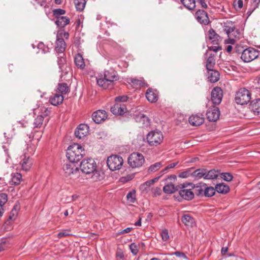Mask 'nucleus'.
Here are the masks:
<instances>
[{
	"label": "nucleus",
	"mask_w": 260,
	"mask_h": 260,
	"mask_svg": "<svg viewBox=\"0 0 260 260\" xmlns=\"http://www.w3.org/2000/svg\"><path fill=\"white\" fill-rule=\"evenodd\" d=\"M80 169L86 174H92L91 178L98 181L103 178V174L96 170V164L92 158L83 160L80 164Z\"/></svg>",
	"instance_id": "nucleus-1"
},
{
	"label": "nucleus",
	"mask_w": 260,
	"mask_h": 260,
	"mask_svg": "<svg viewBox=\"0 0 260 260\" xmlns=\"http://www.w3.org/2000/svg\"><path fill=\"white\" fill-rule=\"evenodd\" d=\"M84 154V149L82 146L75 143L68 147L66 156L70 162L75 163L80 160Z\"/></svg>",
	"instance_id": "nucleus-2"
},
{
	"label": "nucleus",
	"mask_w": 260,
	"mask_h": 260,
	"mask_svg": "<svg viewBox=\"0 0 260 260\" xmlns=\"http://www.w3.org/2000/svg\"><path fill=\"white\" fill-rule=\"evenodd\" d=\"M251 99V93L250 91L245 88L239 89L235 94V102L239 105H247L250 101Z\"/></svg>",
	"instance_id": "nucleus-3"
},
{
	"label": "nucleus",
	"mask_w": 260,
	"mask_h": 260,
	"mask_svg": "<svg viewBox=\"0 0 260 260\" xmlns=\"http://www.w3.org/2000/svg\"><path fill=\"white\" fill-rule=\"evenodd\" d=\"M123 163V160L122 157L116 155H111L107 160V166L111 171L120 170Z\"/></svg>",
	"instance_id": "nucleus-4"
},
{
	"label": "nucleus",
	"mask_w": 260,
	"mask_h": 260,
	"mask_svg": "<svg viewBox=\"0 0 260 260\" xmlns=\"http://www.w3.org/2000/svg\"><path fill=\"white\" fill-rule=\"evenodd\" d=\"M164 136L160 131H151L147 136V140L150 146H156L161 143Z\"/></svg>",
	"instance_id": "nucleus-5"
},
{
	"label": "nucleus",
	"mask_w": 260,
	"mask_h": 260,
	"mask_svg": "<svg viewBox=\"0 0 260 260\" xmlns=\"http://www.w3.org/2000/svg\"><path fill=\"white\" fill-rule=\"evenodd\" d=\"M63 170L66 177H70L72 179H76L79 176V171L74 163L69 162L64 164L63 166Z\"/></svg>",
	"instance_id": "nucleus-6"
},
{
	"label": "nucleus",
	"mask_w": 260,
	"mask_h": 260,
	"mask_svg": "<svg viewBox=\"0 0 260 260\" xmlns=\"http://www.w3.org/2000/svg\"><path fill=\"white\" fill-rule=\"evenodd\" d=\"M144 161L143 155L139 153H133L128 158V163L133 168L141 167Z\"/></svg>",
	"instance_id": "nucleus-7"
},
{
	"label": "nucleus",
	"mask_w": 260,
	"mask_h": 260,
	"mask_svg": "<svg viewBox=\"0 0 260 260\" xmlns=\"http://www.w3.org/2000/svg\"><path fill=\"white\" fill-rule=\"evenodd\" d=\"M188 186L193 187V184L184 183L178 185L179 193L180 196L186 200H190L194 197V193L191 191L190 188H187Z\"/></svg>",
	"instance_id": "nucleus-8"
},
{
	"label": "nucleus",
	"mask_w": 260,
	"mask_h": 260,
	"mask_svg": "<svg viewBox=\"0 0 260 260\" xmlns=\"http://www.w3.org/2000/svg\"><path fill=\"white\" fill-rule=\"evenodd\" d=\"M258 52L253 48H248L242 53L241 58L245 62H249L257 58Z\"/></svg>",
	"instance_id": "nucleus-9"
},
{
	"label": "nucleus",
	"mask_w": 260,
	"mask_h": 260,
	"mask_svg": "<svg viewBox=\"0 0 260 260\" xmlns=\"http://www.w3.org/2000/svg\"><path fill=\"white\" fill-rule=\"evenodd\" d=\"M62 33L61 31H58L56 36V41L55 47L56 52L58 54L64 53V51L66 48V44L62 38Z\"/></svg>",
	"instance_id": "nucleus-10"
},
{
	"label": "nucleus",
	"mask_w": 260,
	"mask_h": 260,
	"mask_svg": "<svg viewBox=\"0 0 260 260\" xmlns=\"http://www.w3.org/2000/svg\"><path fill=\"white\" fill-rule=\"evenodd\" d=\"M222 95V90L221 88L214 87L211 93V101L214 105H218L221 102Z\"/></svg>",
	"instance_id": "nucleus-11"
},
{
	"label": "nucleus",
	"mask_w": 260,
	"mask_h": 260,
	"mask_svg": "<svg viewBox=\"0 0 260 260\" xmlns=\"http://www.w3.org/2000/svg\"><path fill=\"white\" fill-rule=\"evenodd\" d=\"M206 115L209 121H216L219 119L220 111L217 107H213L207 110Z\"/></svg>",
	"instance_id": "nucleus-12"
},
{
	"label": "nucleus",
	"mask_w": 260,
	"mask_h": 260,
	"mask_svg": "<svg viewBox=\"0 0 260 260\" xmlns=\"http://www.w3.org/2000/svg\"><path fill=\"white\" fill-rule=\"evenodd\" d=\"M195 17L199 23L204 25L208 24L209 22L207 13L203 10L197 11L195 14Z\"/></svg>",
	"instance_id": "nucleus-13"
},
{
	"label": "nucleus",
	"mask_w": 260,
	"mask_h": 260,
	"mask_svg": "<svg viewBox=\"0 0 260 260\" xmlns=\"http://www.w3.org/2000/svg\"><path fill=\"white\" fill-rule=\"evenodd\" d=\"M89 126L85 124H80L75 132V135L79 139H82L87 135Z\"/></svg>",
	"instance_id": "nucleus-14"
},
{
	"label": "nucleus",
	"mask_w": 260,
	"mask_h": 260,
	"mask_svg": "<svg viewBox=\"0 0 260 260\" xmlns=\"http://www.w3.org/2000/svg\"><path fill=\"white\" fill-rule=\"evenodd\" d=\"M93 120L96 123L104 121L107 117V112L105 110H99L94 112L92 115Z\"/></svg>",
	"instance_id": "nucleus-15"
},
{
	"label": "nucleus",
	"mask_w": 260,
	"mask_h": 260,
	"mask_svg": "<svg viewBox=\"0 0 260 260\" xmlns=\"http://www.w3.org/2000/svg\"><path fill=\"white\" fill-rule=\"evenodd\" d=\"M104 77L106 79L112 84L114 81L118 80L119 77L116 72L113 69H110L104 72Z\"/></svg>",
	"instance_id": "nucleus-16"
},
{
	"label": "nucleus",
	"mask_w": 260,
	"mask_h": 260,
	"mask_svg": "<svg viewBox=\"0 0 260 260\" xmlns=\"http://www.w3.org/2000/svg\"><path fill=\"white\" fill-rule=\"evenodd\" d=\"M126 111V106L124 104L117 103L111 108V112L115 115H122Z\"/></svg>",
	"instance_id": "nucleus-17"
},
{
	"label": "nucleus",
	"mask_w": 260,
	"mask_h": 260,
	"mask_svg": "<svg viewBox=\"0 0 260 260\" xmlns=\"http://www.w3.org/2000/svg\"><path fill=\"white\" fill-rule=\"evenodd\" d=\"M204 118L201 115H192L189 118V123L194 126H199L203 123Z\"/></svg>",
	"instance_id": "nucleus-18"
},
{
	"label": "nucleus",
	"mask_w": 260,
	"mask_h": 260,
	"mask_svg": "<svg viewBox=\"0 0 260 260\" xmlns=\"http://www.w3.org/2000/svg\"><path fill=\"white\" fill-rule=\"evenodd\" d=\"M127 82L132 84V86L136 89L145 86L146 83L143 78L140 79L129 78L127 79Z\"/></svg>",
	"instance_id": "nucleus-19"
},
{
	"label": "nucleus",
	"mask_w": 260,
	"mask_h": 260,
	"mask_svg": "<svg viewBox=\"0 0 260 260\" xmlns=\"http://www.w3.org/2000/svg\"><path fill=\"white\" fill-rule=\"evenodd\" d=\"M22 175L18 172L12 173L9 183L11 185H18L22 181Z\"/></svg>",
	"instance_id": "nucleus-20"
},
{
	"label": "nucleus",
	"mask_w": 260,
	"mask_h": 260,
	"mask_svg": "<svg viewBox=\"0 0 260 260\" xmlns=\"http://www.w3.org/2000/svg\"><path fill=\"white\" fill-rule=\"evenodd\" d=\"M20 210V206L18 204H15L12 210L11 211L8 221L6 222V223L7 224H10V222L9 221H14L17 218V215L18 214V212Z\"/></svg>",
	"instance_id": "nucleus-21"
},
{
	"label": "nucleus",
	"mask_w": 260,
	"mask_h": 260,
	"mask_svg": "<svg viewBox=\"0 0 260 260\" xmlns=\"http://www.w3.org/2000/svg\"><path fill=\"white\" fill-rule=\"evenodd\" d=\"M181 220L183 223L187 227H193L196 224L194 218L188 214H184Z\"/></svg>",
	"instance_id": "nucleus-22"
},
{
	"label": "nucleus",
	"mask_w": 260,
	"mask_h": 260,
	"mask_svg": "<svg viewBox=\"0 0 260 260\" xmlns=\"http://www.w3.org/2000/svg\"><path fill=\"white\" fill-rule=\"evenodd\" d=\"M97 84L99 86L104 89H111L113 88V84L109 82L105 77L104 78L96 79Z\"/></svg>",
	"instance_id": "nucleus-23"
},
{
	"label": "nucleus",
	"mask_w": 260,
	"mask_h": 260,
	"mask_svg": "<svg viewBox=\"0 0 260 260\" xmlns=\"http://www.w3.org/2000/svg\"><path fill=\"white\" fill-rule=\"evenodd\" d=\"M206 173V169H198L192 172V177L196 180H199L201 178H204L205 180Z\"/></svg>",
	"instance_id": "nucleus-24"
},
{
	"label": "nucleus",
	"mask_w": 260,
	"mask_h": 260,
	"mask_svg": "<svg viewBox=\"0 0 260 260\" xmlns=\"http://www.w3.org/2000/svg\"><path fill=\"white\" fill-rule=\"evenodd\" d=\"M208 78L212 83H215L219 79V73L218 71L214 70H208Z\"/></svg>",
	"instance_id": "nucleus-25"
},
{
	"label": "nucleus",
	"mask_w": 260,
	"mask_h": 260,
	"mask_svg": "<svg viewBox=\"0 0 260 260\" xmlns=\"http://www.w3.org/2000/svg\"><path fill=\"white\" fill-rule=\"evenodd\" d=\"M219 175V170L212 169L208 170L206 169L205 180H212L216 179Z\"/></svg>",
	"instance_id": "nucleus-26"
},
{
	"label": "nucleus",
	"mask_w": 260,
	"mask_h": 260,
	"mask_svg": "<svg viewBox=\"0 0 260 260\" xmlns=\"http://www.w3.org/2000/svg\"><path fill=\"white\" fill-rule=\"evenodd\" d=\"M250 109L255 115L260 114V99L252 101L250 105Z\"/></svg>",
	"instance_id": "nucleus-27"
},
{
	"label": "nucleus",
	"mask_w": 260,
	"mask_h": 260,
	"mask_svg": "<svg viewBox=\"0 0 260 260\" xmlns=\"http://www.w3.org/2000/svg\"><path fill=\"white\" fill-rule=\"evenodd\" d=\"M160 177H156L153 179L150 180L141 185L140 188L143 192H147L149 187L153 185L154 183L156 182Z\"/></svg>",
	"instance_id": "nucleus-28"
},
{
	"label": "nucleus",
	"mask_w": 260,
	"mask_h": 260,
	"mask_svg": "<svg viewBox=\"0 0 260 260\" xmlns=\"http://www.w3.org/2000/svg\"><path fill=\"white\" fill-rule=\"evenodd\" d=\"M146 97L147 100L151 102H155L157 100V94L156 91L151 89H148L146 93Z\"/></svg>",
	"instance_id": "nucleus-29"
},
{
	"label": "nucleus",
	"mask_w": 260,
	"mask_h": 260,
	"mask_svg": "<svg viewBox=\"0 0 260 260\" xmlns=\"http://www.w3.org/2000/svg\"><path fill=\"white\" fill-rule=\"evenodd\" d=\"M74 61L76 66L81 69H83L85 68V64L84 60L82 55L78 53L75 55L74 58Z\"/></svg>",
	"instance_id": "nucleus-30"
},
{
	"label": "nucleus",
	"mask_w": 260,
	"mask_h": 260,
	"mask_svg": "<svg viewBox=\"0 0 260 260\" xmlns=\"http://www.w3.org/2000/svg\"><path fill=\"white\" fill-rule=\"evenodd\" d=\"M136 121L141 123L143 126H146L149 124V119L148 117L143 114H139L136 117Z\"/></svg>",
	"instance_id": "nucleus-31"
},
{
	"label": "nucleus",
	"mask_w": 260,
	"mask_h": 260,
	"mask_svg": "<svg viewBox=\"0 0 260 260\" xmlns=\"http://www.w3.org/2000/svg\"><path fill=\"white\" fill-rule=\"evenodd\" d=\"M70 22V19L66 16L59 17L55 21V23L61 28L65 27L67 25L69 24Z\"/></svg>",
	"instance_id": "nucleus-32"
},
{
	"label": "nucleus",
	"mask_w": 260,
	"mask_h": 260,
	"mask_svg": "<svg viewBox=\"0 0 260 260\" xmlns=\"http://www.w3.org/2000/svg\"><path fill=\"white\" fill-rule=\"evenodd\" d=\"M63 100V97L62 95L55 94L50 99V103L54 106H57L62 103Z\"/></svg>",
	"instance_id": "nucleus-33"
},
{
	"label": "nucleus",
	"mask_w": 260,
	"mask_h": 260,
	"mask_svg": "<svg viewBox=\"0 0 260 260\" xmlns=\"http://www.w3.org/2000/svg\"><path fill=\"white\" fill-rule=\"evenodd\" d=\"M22 167V169L24 171H28L30 169L32 165V161L29 159V157H26L25 156L24 158L23 159L22 161L20 163Z\"/></svg>",
	"instance_id": "nucleus-34"
},
{
	"label": "nucleus",
	"mask_w": 260,
	"mask_h": 260,
	"mask_svg": "<svg viewBox=\"0 0 260 260\" xmlns=\"http://www.w3.org/2000/svg\"><path fill=\"white\" fill-rule=\"evenodd\" d=\"M215 189L216 191L219 193L226 194L229 191L230 188L228 185L223 183H221L216 184L215 186Z\"/></svg>",
	"instance_id": "nucleus-35"
},
{
	"label": "nucleus",
	"mask_w": 260,
	"mask_h": 260,
	"mask_svg": "<svg viewBox=\"0 0 260 260\" xmlns=\"http://www.w3.org/2000/svg\"><path fill=\"white\" fill-rule=\"evenodd\" d=\"M203 186L204 187V196L206 197H211L214 195L216 191L215 187L207 186L205 183H203Z\"/></svg>",
	"instance_id": "nucleus-36"
},
{
	"label": "nucleus",
	"mask_w": 260,
	"mask_h": 260,
	"mask_svg": "<svg viewBox=\"0 0 260 260\" xmlns=\"http://www.w3.org/2000/svg\"><path fill=\"white\" fill-rule=\"evenodd\" d=\"M179 190L178 185L175 186L172 183L168 184L163 187V190L166 193L171 194Z\"/></svg>",
	"instance_id": "nucleus-37"
},
{
	"label": "nucleus",
	"mask_w": 260,
	"mask_h": 260,
	"mask_svg": "<svg viewBox=\"0 0 260 260\" xmlns=\"http://www.w3.org/2000/svg\"><path fill=\"white\" fill-rule=\"evenodd\" d=\"M208 38L213 44H217L220 37L213 29H211L208 32Z\"/></svg>",
	"instance_id": "nucleus-38"
},
{
	"label": "nucleus",
	"mask_w": 260,
	"mask_h": 260,
	"mask_svg": "<svg viewBox=\"0 0 260 260\" xmlns=\"http://www.w3.org/2000/svg\"><path fill=\"white\" fill-rule=\"evenodd\" d=\"M57 63L59 69L61 71H62L64 66L66 64V58L64 53L57 54Z\"/></svg>",
	"instance_id": "nucleus-39"
},
{
	"label": "nucleus",
	"mask_w": 260,
	"mask_h": 260,
	"mask_svg": "<svg viewBox=\"0 0 260 260\" xmlns=\"http://www.w3.org/2000/svg\"><path fill=\"white\" fill-rule=\"evenodd\" d=\"M235 26L232 23L227 22L224 24V30L226 32L229 37H231L233 32L235 30Z\"/></svg>",
	"instance_id": "nucleus-40"
},
{
	"label": "nucleus",
	"mask_w": 260,
	"mask_h": 260,
	"mask_svg": "<svg viewBox=\"0 0 260 260\" xmlns=\"http://www.w3.org/2000/svg\"><path fill=\"white\" fill-rule=\"evenodd\" d=\"M86 3V0H74V4L78 11H82L85 8Z\"/></svg>",
	"instance_id": "nucleus-41"
},
{
	"label": "nucleus",
	"mask_w": 260,
	"mask_h": 260,
	"mask_svg": "<svg viewBox=\"0 0 260 260\" xmlns=\"http://www.w3.org/2000/svg\"><path fill=\"white\" fill-rule=\"evenodd\" d=\"M181 3L189 10H192L196 7L195 0H180Z\"/></svg>",
	"instance_id": "nucleus-42"
},
{
	"label": "nucleus",
	"mask_w": 260,
	"mask_h": 260,
	"mask_svg": "<svg viewBox=\"0 0 260 260\" xmlns=\"http://www.w3.org/2000/svg\"><path fill=\"white\" fill-rule=\"evenodd\" d=\"M69 87L66 83L59 84L57 87V91L60 94H66L69 91Z\"/></svg>",
	"instance_id": "nucleus-43"
},
{
	"label": "nucleus",
	"mask_w": 260,
	"mask_h": 260,
	"mask_svg": "<svg viewBox=\"0 0 260 260\" xmlns=\"http://www.w3.org/2000/svg\"><path fill=\"white\" fill-rule=\"evenodd\" d=\"M126 199L129 203H135L136 200V190L133 189L129 191L126 196Z\"/></svg>",
	"instance_id": "nucleus-44"
},
{
	"label": "nucleus",
	"mask_w": 260,
	"mask_h": 260,
	"mask_svg": "<svg viewBox=\"0 0 260 260\" xmlns=\"http://www.w3.org/2000/svg\"><path fill=\"white\" fill-rule=\"evenodd\" d=\"M53 16H54L56 19H58L59 17H62L63 15L66 14V11L61 9H56L52 11Z\"/></svg>",
	"instance_id": "nucleus-45"
},
{
	"label": "nucleus",
	"mask_w": 260,
	"mask_h": 260,
	"mask_svg": "<svg viewBox=\"0 0 260 260\" xmlns=\"http://www.w3.org/2000/svg\"><path fill=\"white\" fill-rule=\"evenodd\" d=\"M193 168H190L186 169L185 171L179 173L178 175V177L182 178H186L189 176L192 177V172H191V170Z\"/></svg>",
	"instance_id": "nucleus-46"
},
{
	"label": "nucleus",
	"mask_w": 260,
	"mask_h": 260,
	"mask_svg": "<svg viewBox=\"0 0 260 260\" xmlns=\"http://www.w3.org/2000/svg\"><path fill=\"white\" fill-rule=\"evenodd\" d=\"M44 117L42 115H38L35 118L34 125L35 127H40L43 124Z\"/></svg>",
	"instance_id": "nucleus-47"
},
{
	"label": "nucleus",
	"mask_w": 260,
	"mask_h": 260,
	"mask_svg": "<svg viewBox=\"0 0 260 260\" xmlns=\"http://www.w3.org/2000/svg\"><path fill=\"white\" fill-rule=\"evenodd\" d=\"M215 64V59L212 56H210L207 60L206 63V68L208 70H213L212 68Z\"/></svg>",
	"instance_id": "nucleus-48"
},
{
	"label": "nucleus",
	"mask_w": 260,
	"mask_h": 260,
	"mask_svg": "<svg viewBox=\"0 0 260 260\" xmlns=\"http://www.w3.org/2000/svg\"><path fill=\"white\" fill-rule=\"evenodd\" d=\"M162 166V165L161 162H156L152 165H151L149 169H148V172H154L157 170H158Z\"/></svg>",
	"instance_id": "nucleus-49"
},
{
	"label": "nucleus",
	"mask_w": 260,
	"mask_h": 260,
	"mask_svg": "<svg viewBox=\"0 0 260 260\" xmlns=\"http://www.w3.org/2000/svg\"><path fill=\"white\" fill-rule=\"evenodd\" d=\"M219 176L224 181L228 182L232 181L233 178V175L230 173H220L219 172Z\"/></svg>",
	"instance_id": "nucleus-50"
},
{
	"label": "nucleus",
	"mask_w": 260,
	"mask_h": 260,
	"mask_svg": "<svg viewBox=\"0 0 260 260\" xmlns=\"http://www.w3.org/2000/svg\"><path fill=\"white\" fill-rule=\"evenodd\" d=\"M192 188H193L194 189V192L198 196H204V187L203 186V183L201 186L197 185L195 186L193 184V187Z\"/></svg>",
	"instance_id": "nucleus-51"
},
{
	"label": "nucleus",
	"mask_w": 260,
	"mask_h": 260,
	"mask_svg": "<svg viewBox=\"0 0 260 260\" xmlns=\"http://www.w3.org/2000/svg\"><path fill=\"white\" fill-rule=\"evenodd\" d=\"M36 148V144L31 142L27 144V151L28 154H32L34 153Z\"/></svg>",
	"instance_id": "nucleus-52"
},
{
	"label": "nucleus",
	"mask_w": 260,
	"mask_h": 260,
	"mask_svg": "<svg viewBox=\"0 0 260 260\" xmlns=\"http://www.w3.org/2000/svg\"><path fill=\"white\" fill-rule=\"evenodd\" d=\"M8 201V196L5 193H0V206H4V205Z\"/></svg>",
	"instance_id": "nucleus-53"
},
{
	"label": "nucleus",
	"mask_w": 260,
	"mask_h": 260,
	"mask_svg": "<svg viewBox=\"0 0 260 260\" xmlns=\"http://www.w3.org/2000/svg\"><path fill=\"white\" fill-rule=\"evenodd\" d=\"M178 162L172 163L168 166H167L164 169L162 170L160 172L161 176L163 175L165 173H166L169 169L174 168L177 165Z\"/></svg>",
	"instance_id": "nucleus-54"
},
{
	"label": "nucleus",
	"mask_w": 260,
	"mask_h": 260,
	"mask_svg": "<svg viewBox=\"0 0 260 260\" xmlns=\"http://www.w3.org/2000/svg\"><path fill=\"white\" fill-rule=\"evenodd\" d=\"M44 45L42 43H40L38 44V48L39 49V51L38 53H46L48 51V48L46 47V48H44Z\"/></svg>",
	"instance_id": "nucleus-55"
},
{
	"label": "nucleus",
	"mask_w": 260,
	"mask_h": 260,
	"mask_svg": "<svg viewBox=\"0 0 260 260\" xmlns=\"http://www.w3.org/2000/svg\"><path fill=\"white\" fill-rule=\"evenodd\" d=\"M129 249H130L132 253L135 255L137 254V253L138 252V247L134 243H132L129 245Z\"/></svg>",
	"instance_id": "nucleus-56"
},
{
	"label": "nucleus",
	"mask_w": 260,
	"mask_h": 260,
	"mask_svg": "<svg viewBox=\"0 0 260 260\" xmlns=\"http://www.w3.org/2000/svg\"><path fill=\"white\" fill-rule=\"evenodd\" d=\"M161 238L163 241H167L169 239V236L168 230H164L161 233Z\"/></svg>",
	"instance_id": "nucleus-57"
},
{
	"label": "nucleus",
	"mask_w": 260,
	"mask_h": 260,
	"mask_svg": "<svg viewBox=\"0 0 260 260\" xmlns=\"http://www.w3.org/2000/svg\"><path fill=\"white\" fill-rule=\"evenodd\" d=\"M175 255L176 256L180 258H182L185 259H187L186 255L183 252H181L180 251H176L175 252L171 254V255Z\"/></svg>",
	"instance_id": "nucleus-58"
},
{
	"label": "nucleus",
	"mask_w": 260,
	"mask_h": 260,
	"mask_svg": "<svg viewBox=\"0 0 260 260\" xmlns=\"http://www.w3.org/2000/svg\"><path fill=\"white\" fill-rule=\"evenodd\" d=\"M152 193L154 197L159 196L161 193V189L160 187H155L153 189Z\"/></svg>",
	"instance_id": "nucleus-59"
},
{
	"label": "nucleus",
	"mask_w": 260,
	"mask_h": 260,
	"mask_svg": "<svg viewBox=\"0 0 260 260\" xmlns=\"http://www.w3.org/2000/svg\"><path fill=\"white\" fill-rule=\"evenodd\" d=\"M127 96L126 95H122V96H117L115 98V101L116 102H126L127 100Z\"/></svg>",
	"instance_id": "nucleus-60"
},
{
	"label": "nucleus",
	"mask_w": 260,
	"mask_h": 260,
	"mask_svg": "<svg viewBox=\"0 0 260 260\" xmlns=\"http://www.w3.org/2000/svg\"><path fill=\"white\" fill-rule=\"evenodd\" d=\"M243 3L242 0H238L236 3H234V7L235 8H238L239 9H241L243 7Z\"/></svg>",
	"instance_id": "nucleus-61"
},
{
	"label": "nucleus",
	"mask_w": 260,
	"mask_h": 260,
	"mask_svg": "<svg viewBox=\"0 0 260 260\" xmlns=\"http://www.w3.org/2000/svg\"><path fill=\"white\" fill-rule=\"evenodd\" d=\"M7 248L6 242L5 241L4 242H2L0 243V252L3 251Z\"/></svg>",
	"instance_id": "nucleus-62"
},
{
	"label": "nucleus",
	"mask_w": 260,
	"mask_h": 260,
	"mask_svg": "<svg viewBox=\"0 0 260 260\" xmlns=\"http://www.w3.org/2000/svg\"><path fill=\"white\" fill-rule=\"evenodd\" d=\"M70 234L66 231L65 232H61L58 234V237L60 238L61 237H63L64 236H69Z\"/></svg>",
	"instance_id": "nucleus-63"
},
{
	"label": "nucleus",
	"mask_w": 260,
	"mask_h": 260,
	"mask_svg": "<svg viewBox=\"0 0 260 260\" xmlns=\"http://www.w3.org/2000/svg\"><path fill=\"white\" fill-rule=\"evenodd\" d=\"M198 2H199L202 7L204 8H207V5L206 4L205 2V0H197Z\"/></svg>",
	"instance_id": "nucleus-64"
}]
</instances>
